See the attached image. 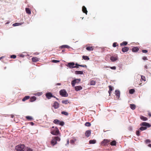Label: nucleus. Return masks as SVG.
<instances>
[{"label": "nucleus", "mask_w": 151, "mask_h": 151, "mask_svg": "<svg viewBox=\"0 0 151 151\" xmlns=\"http://www.w3.org/2000/svg\"><path fill=\"white\" fill-rule=\"evenodd\" d=\"M50 133L53 135H57L59 133V130L57 127L53 126L51 129Z\"/></svg>", "instance_id": "obj_1"}, {"label": "nucleus", "mask_w": 151, "mask_h": 151, "mask_svg": "<svg viewBox=\"0 0 151 151\" xmlns=\"http://www.w3.org/2000/svg\"><path fill=\"white\" fill-rule=\"evenodd\" d=\"M60 139L58 137H54L52 138V139L50 142L51 145L54 146L57 144V141H60Z\"/></svg>", "instance_id": "obj_2"}, {"label": "nucleus", "mask_w": 151, "mask_h": 151, "mask_svg": "<svg viewBox=\"0 0 151 151\" xmlns=\"http://www.w3.org/2000/svg\"><path fill=\"white\" fill-rule=\"evenodd\" d=\"M24 145H19L15 147L16 151H24Z\"/></svg>", "instance_id": "obj_3"}, {"label": "nucleus", "mask_w": 151, "mask_h": 151, "mask_svg": "<svg viewBox=\"0 0 151 151\" xmlns=\"http://www.w3.org/2000/svg\"><path fill=\"white\" fill-rule=\"evenodd\" d=\"M53 122L55 124H59V125L61 126H63L65 124L64 122H63L57 119H55L53 121Z\"/></svg>", "instance_id": "obj_4"}, {"label": "nucleus", "mask_w": 151, "mask_h": 151, "mask_svg": "<svg viewBox=\"0 0 151 151\" xmlns=\"http://www.w3.org/2000/svg\"><path fill=\"white\" fill-rule=\"evenodd\" d=\"M75 64L73 62L69 63H68L67 66L70 68H78V67L77 65L74 66Z\"/></svg>", "instance_id": "obj_5"}, {"label": "nucleus", "mask_w": 151, "mask_h": 151, "mask_svg": "<svg viewBox=\"0 0 151 151\" xmlns=\"http://www.w3.org/2000/svg\"><path fill=\"white\" fill-rule=\"evenodd\" d=\"M60 93L62 96L67 97L68 95L66 91L64 89L61 90L60 91Z\"/></svg>", "instance_id": "obj_6"}, {"label": "nucleus", "mask_w": 151, "mask_h": 151, "mask_svg": "<svg viewBox=\"0 0 151 151\" xmlns=\"http://www.w3.org/2000/svg\"><path fill=\"white\" fill-rule=\"evenodd\" d=\"M81 81L80 79H76L71 81V85L73 86H74L76 83H78Z\"/></svg>", "instance_id": "obj_7"}, {"label": "nucleus", "mask_w": 151, "mask_h": 151, "mask_svg": "<svg viewBox=\"0 0 151 151\" xmlns=\"http://www.w3.org/2000/svg\"><path fill=\"white\" fill-rule=\"evenodd\" d=\"M45 96L48 99H50L52 97H55V96L52 95V93L50 92L47 93L45 94Z\"/></svg>", "instance_id": "obj_8"}, {"label": "nucleus", "mask_w": 151, "mask_h": 151, "mask_svg": "<svg viewBox=\"0 0 151 151\" xmlns=\"http://www.w3.org/2000/svg\"><path fill=\"white\" fill-rule=\"evenodd\" d=\"M110 142V140L105 139L101 142V144L103 145H105L106 144Z\"/></svg>", "instance_id": "obj_9"}, {"label": "nucleus", "mask_w": 151, "mask_h": 151, "mask_svg": "<svg viewBox=\"0 0 151 151\" xmlns=\"http://www.w3.org/2000/svg\"><path fill=\"white\" fill-rule=\"evenodd\" d=\"M59 104L57 102L55 101L53 105V107L55 109H57L59 107Z\"/></svg>", "instance_id": "obj_10"}, {"label": "nucleus", "mask_w": 151, "mask_h": 151, "mask_svg": "<svg viewBox=\"0 0 151 151\" xmlns=\"http://www.w3.org/2000/svg\"><path fill=\"white\" fill-rule=\"evenodd\" d=\"M140 125L141 126H147L148 127H150L151 126L149 124L146 122H142V123L140 124Z\"/></svg>", "instance_id": "obj_11"}, {"label": "nucleus", "mask_w": 151, "mask_h": 151, "mask_svg": "<svg viewBox=\"0 0 151 151\" xmlns=\"http://www.w3.org/2000/svg\"><path fill=\"white\" fill-rule=\"evenodd\" d=\"M91 130H88L86 131V132L85 133V134L86 136L87 137H89L90 136V135L91 134Z\"/></svg>", "instance_id": "obj_12"}, {"label": "nucleus", "mask_w": 151, "mask_h": 151, "mask_svg": "<svg viewBox=\"0 0 151 151\" xmlns=\"http://www.w3.org/2000/svg\"><path fill=\"white\" fill-rule=\"evenodd\" d=\"M32 61L34 62H36L39 61V59L38 58L36 57H33L32 58Z\"/></svg>", "instance_id": "obj_13"}, {"label": "nucleus", "mask_w": 151, "mask_h": 151, "mask_svg": "<svg viewBox=\"0 0 151 151\" xmlns=\"http://www.w3.org/2000/svg\"><path fill=\"white\" fill-rule=\"evenodd\" d=\"M129 50V47H124L122 48V51L123 52H125L128 51Z\"/></svg>", "instance_id": "obj_14"}, {"label": "nucleus", "mask_w": 151, "mask_h": 151, "mask_svg": "<svg viewBox=\"0 0 151 151\" xmlns=\"http://www.w3.org/2000/svg\"><path fill=\"white\" fill-rule=\"evenodd\" d=\"M75 89L76 91H78L82 89V87L81 86H78L75 87Z\"/></svg>", "instance_id": "obj_15"}, {"label": "nucleus", "mask_w": 151, "mask_h": 151, "mask_svg": "<svg viewBox=\"0 0 151 151\" xmlns=\"http://www.w3.org/2000/svg\"><path fill=\"white\" fill-rule=\"evenodd\" d=\"M118 59L117 56L114 57V56H111L110 58V60L113 62H114L116 60H117Z\"/></svg>", "instance_id": "obj_16"}, {"label": "nucleus", "mask_w": 151, "mask_h": 151, "mask_svg": "<svg viewBox=\"0 0 151 151\" xmlns=\"http://www.w3.org/2000/svg\"><path fill=\"white\" fill-rule=\"evenodd\" d=\"M139 50V48L137 47H134L132 49V51L133 52H137Z\"/></svg>", "instance_id": "obj_17"}, {"label": "nucleus", "mask_w": 151, "mask_h": 151, "mask_svg": "<svg viewBox=\"0 0 151 151\" xmlns=\"http://www.w3.org/2000/svg\"><path fill=\"white\" fill-rule=\"evenodd\" d=\"M82 10L83 13H85L86 14H87L88 11L86 8L84 6H83Z\"/></svg>", "instance_id": "obj_18"}, {"label": "nucleus", "mask_w": 151, "mask_h": 151, "mask_svg": "<svg viewBox=\"0 0 151 151\" xmlns=\"http://www.w3.org/2000/svg\"><path fill=\"white\" fill-rule=\"evenodd\" d=\"M36 99L37 98L36 97L32 96L30 98L29 101L31 102H32L35 101Z\"/></svg>", "instance_id": "obj_19"}, {"label": "nucleus", "mask_w": 151, "mask_h": 151, "mask_svg": "<svg viewBox=\"0 0 151 151\" xmlns=\"http://www.w3.org/2000/svg\"><path fill=\"white\" fill-rule=\"evenodd\" d=\"M60 47L62 49L63 48H67V49H69L70 48V46L67 45H62Z\"/></svg>", "instance_id": "obj_20"}, {"label": "nucleus", "mask_w": 151, "mask_h": 151, "mask_svg": "<svg viewBox=\"0 0 151 151\" xmlns=\"http://www.w3.org/2000/svg\"><path fill=\"white\" fill-rule=\"evenodd\" d=\"M25 11L27 13L29 14H31V12L30 9L29 8H25Z\"/></svg>", "instance_id": "obj_21"}, {"label": "nucleus", "mask_w": 151, "mask_h": 151, "mask_svg": "<svg viewBox=\"0 0 151 151\" xmlns=\"http://www.w3.org/2000/svg\"><path fill=\"white\" fill-rule=\"evenodd\" d=\"M116 95L119 98L120 96V91L118 90H116L115 91Z\"/></svg>", "instance_id": "obj_22"}, {"label": "nucleus", "mask_w": 151, "mask_h": 151, "mask_svg": "<svg viewBox=\"0 0 151 151\" xmlns=\"http://www.w3.org/2000/svg\"><path fill=\"white\" fill-rule=\"evenodd\" d=\"M109 91L108 92L109 94V95H110L111 93V92L113 89V87L111 86H109Z\"/></svg>", "instance_id": "obj_23"}, {"label": "nucleus", "mask_w": 151, "mask_h": 151, "mask_svg": "<svg viewBox=\"0 0 151 151\" xmlns=\"http://www.w3.org/2000/svg\"><path fill=\"white\" fill-rule=\"evenodd\" d=\"M86 49L88 51L93 50V47H86Z\"/></svg>", "instance_id": "obj_24"}, {"label": "nucleus", "mask_w": 151, "mask_h": 151, "mask_svg": "<svg viewBox=\"0 0 151 151\" xmlns=\"http://www.w3.org/2000/svg\"><path fill=\"white\" fill-rule=\"evenodd\" d=\"M30 98V96H25L22 99L23 101H24Z\"/></svg>", "instance_id": "obj_25"}, {"label": "nucleus", "mask_w": 151, "mask_h": 151, "mask_svg": "<svg viewBox=\"0 0 151 151\" xmlns=\"http://www.w3.org/2000/svg\"><path fill=\"white\" fill-rule=\"evenodd\" d=\"M62 103L65 104H67L69 103V102L68 100H63L62 101Z\"/></svg>", "instance_id": "obj_26"}, {"label": "nucleus", "mask_w": 151, "mask_h": 151, "mask_svg": "<svg viewBox=\"0 0 151 151\" xmlns=\"http://www.w3.org/2000/svg\"><path fill=\"white\" fill-rule=\"evenodd\" d=\"M130 107L131 109L134 110L136 108V106L135 104H132L130 105Z\"/></svg>", "instance_id": "obj_27"}, {"label": "nucleus", "mask_w": 151, "mask_h": 151, "mask_svg": "<svg viewBox=\"0 0 151 151\" xmlns=\"http://www.w3.org/2000/svg\"><path fill=\"white\" fill-rule=\"evenodd\" d=\"M140 118L141 119L143 120V121H145L147 120V118L143 116H140Z\"/></svg>", "instance_id": "obj_28"}, {"label": "nucleus", "mask_w": 151, "mask_h": 151, "mask_svg": "<svg viewBox=\"0 0 151 151\" xmlns=\"http://www.w3.org/2000/svg\"><path fill=\"white\" fill-rule=\"evenodd\" d=\"M96 142V140L95 139L90 140L89 141V143L90 144H94Z\"/></svg>", "instance_id": "obj_29"}, {"label": "nucleus", "mask_w": 151, "mask_h": 151, "mask_svg": "<svg viewBox=\"0 0 151 151\" xmlns=\"http://www.w3.org/2000/svg\"><path fill=\"white\" fill-rule=\"evenodd\" d=\"M75 73L76 74H82L83 73L81 71H76Z\"/></svg>", "instance_id": "obj_30"}, {"label": "nucleus", "mask_w": 151, "mask_h": 151, "mask_svg": "<svg viewBox=\"0 0 151 151\" xmlns=\"http://www.w3.org/2000/svg\"><path fill=\"white\" fill-rule=\"evenodd\" d=\"M82 58L84 60H89L90 59L89 58L88 56H87L83 55L82 56Z\"/></svg>", "instance_id": "obj_31"}, {"label": "nucleus", "mask_w": 151, "mask_h": 151, "mask_svg": "<svg viewBox=\"0 0 151 151\" xmlns=\"http://www.w3.org/2000/svg\"><path fill=\"white\" fill-rule=\"evenodd\" d=\"M96 84V81L93 80H91L90 81V84L91 85H94Z\"/></svg>", "instance_id": "obj_32"}, {"label": "nucleus", "mask_w": 151, "mask_h": 151, "mask_svg": "<svg viewBox=\"0 0 151 151\" xmlns=\"http://www.w3.org/2000/svg\"><path fill=\"white\" fill-rule=\"evenodd\" d=\"M75 65H77V66H78H78H80L81 67H86L87 66L86 65H79L78 64V63H76L75 64Z\"/></svg>", "instance_id": "obj_33"}, {"label": "nucleus", "mask_w": 151, "mask_h": 151, "mask_svg": "<svg viewBox=\"0 0 151 151\" xmlns=\"http://www.w3.org/2000/svg\"><path fill=\"white\" fill-rule=\"evenodd\" d=\"M110 145L112 146L116 145V142L114 140L110 142Z\"/></svg>", "instance_id": "obj_34"}, {"label": "nucleus", "mask_w": 151, "mask_h": 151, "mask_svg": "<svg viewBox=\"0 0 151 151\" xmlns=\"http://www.w3.org/2000/svg\"><path fill=\"white\" fill-rule=\"evenodd\" d=\"M127 42L126 41L123 42L122 43H120V45L121 46L123 45H126L127 44Z\"/></svg>", "instance_id": "obj_35"}, {"label": "nucleus", "mask_w": 151, "mask_h": 151, "mask_svg": "<svg viewBox=\"0 0 151 151\" xmlns=\"http://www.w3.org/2000/svg\"><path fill=\"white\" fill-rule=\"evenodd\" d=\"M61 114H63V115H64L65 116H68V113L67 112H66V111H62L61 112Z\"/></svg>", "instance_id": "obj_36"}, {"label": "nucleus", "mask_w": 151, "mask_h": 151, "mask_svg": "<svg viewBox=\"0 0 151 151\" xmlns=\"http://www.w3.org/2000/svg\"><path fill=\"white\" fill-rule=\"evenodd\" d=\"M91 125V124L89 122H86L85 124V126L87 127H90Z\"/></svg>", "instance_id": "obj_37"}, {"label": "nucleus", "mask_w": 151, "mask_h": 151, "mask_svg": "<svg viewBox=\"0 0 151 151\" xmlns=\"http://www.w3.org/2000/svg\"><path fill=\"white\" fill-rule=\"evenodd\" d=\"M147 129V127H142L140 128L139 129L141 131H143L146 130Z\"/></svg>", "instance_id": "obj_38"}, {"label": "nucleus", "mask_w": 151, "mask_h": 151, "mask_svg": "<svg viewBox=\"0 0 151 151\" xmlns=\"http://www.w3.org/2000/svg\"><path fill=\"white\" fill-rule=\"evenodd\" d=\"M135 90L133 89H132L129 90V93L130 94H133Z\"/></svg>", "instance_id": "obj_39"}, {"label": "nucleus", "mask_w": 151, "mask_h": 151, "mask_svg": "<svg viewBox=\"0 0 151 151\" xmlns=\"http://www.w3.org/2000/svg\"><path fill=\"white\" fill-rule=\"evenodd\" d=\"M26 118L28 120H31L33 119V118L31 116H27L26 117Z\"/></svg>", "instance_id": "obj_40"}, {"label": "nucleus", "mask_w": 151, "mask_h": 151, "mask_svg": "<svg viewBox=\"0 0 151 151\" xmlns=\"http://www.w3.org/2000/svg\"><path fill=\"white\" fill-rule=\"evenodd\" d=\"M22 24L20 23H15L13 24V26H19V25H21Z\"/></svg>", "instance_id": "obj_41"}, {"label": "nucleus", "mask_w": 151, "mask_h": 151, "mask_svg": "<svg viewBox=\"0 0 151 151\" xmlns=\"http://www.w3.org/2000/svg\"><path fill=\"white\" fill-rule=\"evenodd\" d=\"M151 142L150 140L149 139H146L145 141V143L146 144H147L148 143H150V142Z\"/></svg>", "instance_id": "obj_42"}, {"label": "nucleus", "mask_w": 151, "mask_h": 151, "mask_svg": "<svg viewBox=\"0 0 151 151\" xmlns=\"http://www.w3.org/2000/svg\"><path fill=\"white\" fill-rule=\"evenodd\" d=\"M117 46H118V44H117V42H114L113 43V46L114 47H116Z\"/></svg>", "instance_id": "obj_43"}, {"label": "nucleus", "mask_w": 151, "mask_h": 151, "mask_svg": "<svg viewBox=\"0 0 151 151\" xmlns=\"http://www.w3.org/2000/svg\"><path fill=\"white\" fill-rule=\"evenodd\" d=\"M52 62L53 63H57L60 62V60H53L52 61Z\"/></svg>", "instance_id": "obj_44"}, {"label": "nucleus", "mask_w": 151, "mask_h": 151, "mask_svg": "<svg viewBox=\"0 0 151 151\" xmlns=\"http://www.w3.org/2000/svg\"><path fill=\"white\" fill-rule=\"evenodd\" d=\"M136 134L138 136H139L140 135V132H139V131L137 130L136 131Z\"/></svg>", "instance_id": "obj_45"}, {"label": "nucleus", "mask_w": 151, "mask_h": 151, "mask_svg": "<svg viewBox=\"0 0 151 151\" xmlns=\"http://www.w3.org/2000/svg\"><path fill=\"white\" fill-rule=\"evenodd\" d=\"M10 58H12L15 59L16 58V56L15 55H12L11 56Z\"/></svg>", "instance_id": "obj_46"}, {"label": "nucleus", "mask_w": 151, "mask_h": 151, "mask_svg": "<svg viewBox=\"0 0 151 151\" xmlns=\"http://www.w3.org/2000/svg\"><path fill=\"white\" fill-rule=\"evenodd\" d=\"M141 80H143L145 81V76H141Z\"/></svg>", "instance_id": "obj_47"}, {"label": "nucleus", "mask_w": 151, "mask_h": 151, "mask_svg": "<svg viewBox=\"0 0 151 151\" xmlns=\"http://www.w3.org/2000/svg\"><path fill=\"white\" fill-rule=\"evenodd\" d=\"M75 141V140H74L71 139L70 140V142L71 144H73L74 143Z\"/></svg>", "instance_id": "obj_48"}, {"label": "nucleus", "mask_w": 151, "mask_h": 151, "mask_svg": "<svg viewBox=\"0 0 151 151\" xmlns=\"http://www.w3.org/2000/svg\"><path fill=\"white\" fill-rule=\"evenodd\" d=\"M142 52L144 53H147V50H142Z\"/></svg>", "instance_id": "obj_49"}, {"label": "nucleus", "mask_w": 151, "mask_h": 151, "mask_svg": "<svg viewBox=\"0 0 151 151\" xmlns=\"http://www.w3.org/2000/svg\"><path fill=\"white\" fill-rule=\"evenodd\" d=\"M110 68L113 70H116V67L115 66L111 67Z\"/></svg>", "instance_id": "obj_50"}, {"label": "nucleus", "mask_w": 151, "mask_h": 151, "mask_svg": "<svg viewBox=\"0 0 151 151\" xmlns=\"http://www.w3.org/2000/svg\"><path fill=\"white\" fill-rule=\"evenodd\" d=\"M27 151H33L32 150L29 148H27Z\"/></svg>", "instance_id": "obj_51"}, {"label": "nucleus", "mask_w": 151, "mask_h": 151, "mask_svg": "<svg viewBox=\"0 0 151 151\" xmlns=\"http://www.w3.org/2000/svg\"><path fill=\"white\" fill-rule=\"evenodd\" d=\"M142 59L144 60H147V59L146 57H144L142 58Z\"/></svg>", "instance_id": "obj_52"}, {"label": "nucleus", "mask_w": 151, "mask_h": 151, "mask_svg": "<svg viewBox=\"0 0 151 151\" xmlns=\"http://www.w3.org/2000/svg\"><path fill=\"white\" fill-rule=\"evenodd\" d=\"M148 115L150 117H151V113L150 112H149L148 113Z\"/></svg>", "instance_id": "obj_53"}, {"label": "nucleus", "mask_w": 151, "mask_h": 151, "mask_svg": "<svg viewBox=\"0 0 151 151\" xmlns=\"http://www.w3.org/2000/svg\"><path fill=\"white\" fill-rule=\"evenodd\" d=\"M61 85V83H58L56 84V86L60 85Z\"/></svg>", "instance_id": "obj_54"}, {"label": "nucleus", "mask_w": 151, "mask_h": 151, "mask_svg": "<svg viewBox=\"0 0 151 151\" xmlns=\"http://www.w3.org/2000/svg\"><path fill=\"white\" fill-rule=\"evenodd\" d=\"M29 123L31 125H34V123L33 122H31Z\"/></svg>", "instance_id": "obj_55"}, {"label": "nucleus", "mask_w": 151, "mask_h": 151, "mask_svg": "<svg viewBox=\"0 0 151 151\" xmlns=\"http://www.w3.org/2000/svg\"><path fill=\"white\" fill-rule=\"evenodd\" d=\"M39 53L38 52H36L35 53H34V54L35 55H38Z\"/></svg>", "instance_id": "obj_56"}, {"label": "nucleus", "mask_w": 151, "mask_h": 151, "mask_svg": "<svg viewBox=\"0 0 151 151\" xmlns=\"http://www.w3.org/2000/svg\"><path fill=\"white\" fill-rule=\"evenodd\" d=\"M145 68L147 69V66L146 65H145Z\"/></svg>", "instance_id": "obj_57"}, {"label": "nucleus", "mask_w": 151, "mask_h": 151, "mask_svg": "<svg viewBox=\"0 0 151 151\" xmlns=\"http://www.w3.org/2000/svg\"><path fill=\"white\" fill-rule=\"evenodd\" d=\"M69 140L68 139L67 141V144L68 145L69 144Z\"/></svg>", "instance_id": "obj_58"}, {"label": "nucleus", "mask_w": 151, "mask_h": 151, "mask_svg": "<svg viewBox=\"0 0 151 151\" xmlns=\"http://www.w3.org/2000/svg\"><path fill=\"white\" fill-rule=\"evenodd\" d=\"M148 146L151 147V144H149L148 145Z\"/></svg>", "instance_id": "obj_59"}, {"label": "nucleus", "mask_w": 151, "mask_h": 151, "mask_svg": "<svg viewBox=\"0 0 151 151\" xmlns=\"http://www.w3.org/2000/svg\"><path fill=\"white\" fill-rule=\"evenodd\" d=\"M4 57V56H2L1 57H0V60H1V59H2Z\"/></svg>", "instance_id": "obj_60"}, {"label": "nucleus", "mask_w": 151, "mask_h": 151, "mask_svg": "<svg viewBox=\"0 0 151 151\" xmlns=\"http://www.w3.org/2000/svg\"><path fill=\"white\" fill-rule=\"evenodd\" d=\"M64 51V50H62V52H63Z\"/></svg>", "instance_id": "obj_61"}, {"label": "nucleus", "mask_w": 151, "mask_h": 151, "mask_svg": "<svg viewBox=\"0 0 151 151\" xmlns=\"http://www.w3.org/2000/svg\"><path fill=\"white\" fill-rule=\"evenodd\" d=\"M39 95H41V94L40 93H39Z\"/></svg>", "instance_id": "obj_62"}, {"label": "nucleus", "mask_w": 151, "mask_h": 151, "mask_svg": "<svg viewBox=\"0 0 151 151\" xmlns=\"http://www.w3.org/2000/svg\"><path fill=\"white\" fill-rule=\"evenodd\" d=\"M13 116H12V118H13Z\"/></svg>", "instance_id": "obj_63"}]
</instances>
